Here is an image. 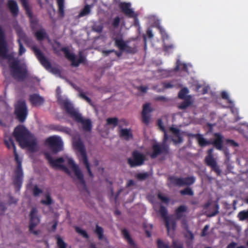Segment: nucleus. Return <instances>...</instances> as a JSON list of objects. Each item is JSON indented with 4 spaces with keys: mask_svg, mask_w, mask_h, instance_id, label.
<instances>
[{
    "mask_svg": "<svg viewBox=\"0 0 248 248\" xmlns=\"http://www.w3.org/2000/svg\"><path fill=\"white\" fill-rule=\"evenodd\" d=\"M16 140L22 148L27 147L30 151L33 152L36 147V141L28 129L22 125L16 126L13 132Z\"/></svg>",
    "mask_w": 248,
    "mask_h": 248,
    "instance_id": "obj_1",
    "label": "nucleus"
},
{
    "mask_svg": "<svg viewBox=\"0 0 248 248\" xmlns=\"http://www.w3.org/2000/svg\"><path fill=\"white\" fill-rule=\"evenodd\" d=\"M4 144L8 149L13 148L15 160L17 164L16 169L15 171V175L13 178V184L16 188V191H19L22 184L23 172L22 169V160L18 156L16 150V147L12 137L5 138L4 140Z\"/></svg>",
    "mask_w": 248,
    "mask_h": 248,
    "instance_id": "obj_2",
    "label": "nucleus"
},
{
    "mask_svg": "<svg viewBox=\"0 0 248 248\" xmlns=\"http://www.w3.org/2000/svg\"><path fill=\"white\" fill-rule=\"evenodd\" d=\"M60 105H62L67 113L75 122L80 123L83 131L90 132L92 128V122L89 119H84L81 114L74 108L73 105L67 100H59Z\"/></svg>",
    "mask_w": 248,
    "mask_h": 248,
    "instance_id": "obj_3",
    "label": "nucleus"
},
{
    "mask_svg": "<svg viewBox=\"0 0 248 248\" xmlns=\"http://www.w3.org/2000/svg\"><path fill=\"white\" fill-rule=\"evenodd\" d=\"M215 139L212 140H207L203 136L199 134L197 140L199 145L201 147H204L207 145H213L214 147L218 150H222L223 143V137L219 133H215L214 134Z\"/></svg>",
    "mask_w": 248,
    "mask_h": 248,
    "instance_id": "obj_4",
    "label": "nucleus"
},
{
    "mask_svg": "<svg viewBox=\"0 0 248 248\" xmlns=\"http://www.w3.org/2000/svg\"><path fill=\"white\" fill-rule=\"evenodd\" d=\"M73 146L80 154V161L82 162L85 165L89 176L93 178V174L92 173L90 163L89 162L85 148L81 140L79 139L73 142Z\"/></svg>",
    "mask_w": 248,
    "mask_h": 248,
    "instance_id": "obj_5",
    "label": "nucleus"
},
{
    "mask_svg": "<svg viewBox=\"0 0 248 248\" xmlns=\"http://www.w3.org/2000/svg\"><path fill=\"white\" fill-rule=\"evenodd\" d=\"M46 143L53 154H56L63 150V142L59 137H50L46 139Z\"/></svg>",
    "mask_w": 248,
    "mask_h": 248,
    "instance_id": "obj_6",
    "label": "nucleus"
},
{
    "mask_svg": "<svg viewBox=\"0 0 248 248\" xmlns=\"http://www.w3.org/2000/svg\"><path fill=\"white\" fill-rule=\"evenodd\" d=\"M15 113L16 119L20 123L26 120L28 115V109L26 102L24 100H19L15 106Z\"/></svg>",
    "mask_w": 248,
    "mask_h": 248,
    "instance_id": "obj_7",
    "label": "nucleus"
},
{
    "mask_svg": "<svg viewBox=\"0 0 248 248\" xmlns=\"http://www.w3.org/2000/svg\"><path fill=\"white\" fill-rule=\"evenodd\" d=\"M132 158L127 159V163L131 168L141 166L146 160L145 155L137 150L132 152Z\"/></svg>",
    "mask_w": 248,
    "mask_h": 248,
    "instance_id": "obj_8",
    "label": "nucleus"
},
{
    "mask_svg": "<svg viewBox=\"0 0 248 248\" xmlns=\"http://www.w3.org/2000/svg\"><path fill=\"white\" fill-rule=\"evenodd\" d=\"M61 50L64 53L65 58L71 62L73 66L78 67L80 63L85 62L86 59L81 54H80L79 58L77 59L75 55L71 53L67 47H62Z\"/></svg>",
    "mask_w": 248,
    "mask_h": 248,
    "instance_id": "obj_9",
    "label": "nucleus"
},
{
    "mask_svg": "<svg viewBox=\"0 0 248 248\" xmlns=\"http://www.w3.org/2000/svg\"><path fill=\"white\" fill-rule=\"evenodd\" d=\"M44 155L46 158L47 160L50 165L53 168H58L68 173H69V171L67 168L62 164L64 162V160L62 157H61L54 159L48 152H45L44 153Z\"/></svg>",
    "mask_w": 248,
    "mask_h": 248,
    "instance_id": "obj_10",
    "label": "nucleus"
},
{
    "mask_svg": "<svg viewBox=\"0 0 248 248\" xmlns=\"http://www.w3.org/2000/svg\"><path fill=\"white\" fill-rule=\"evenodd\" d=\"M159 212L161 217L164 220L168 232H169L170 230L174 231L175 229L176 223L174 219L170 218L168 216V210L167 208L161 205L160 206Z\"/></svg>",
    "mask_w": 248,
    "mask_h": 248,
    "instance_id": "obj_11",
    "label": "nucleus"
},
{
    "mask_svg": "<svg viewBox=\"0 0 248 248\" xmlns=\"http://www.w3.org/2000/svg\"><path fill=\"white\" fill-rule=\"evenodd\" d=\"M40 219L37 217V210L36 208H32L30 214L29 231L35 235L39 234V231H34V228L39 223Z\"/></svg>",
    "mask_w": 248,
    "mask_h": 248,
    "instance_id": "obj_12",
    "label": "nucleus"
},
{
    "mask_svg": "<svg viewBox=\"0 0 248 248\" xmlns=\"http://www.w3.org/2000/svg\"><path fill=\"white\" fill-rule=\"evenodd\" d=\"M113 40L115 42V46H117L120 51H124L127 54H135L137 51L136 47H132L127 45L124 41L122 38L114 37Z\"/></svg>",
    "mask_w": 248,
    "mask_h": 248,
    "instance_id": "obj_13",
    "label": "nucleus"
},
{
    "mask_svg": "<svg viewBox=\"0 0 248 248\" xmlns=\"http://www.w3.org/2000/svg\"><path fill=\"white\" fill-rule=\"evenodd\" d=\"M153 152L150 155L152 158H155L161 154L167 155L169 153V147L166 143H155L152 145Z\"/></svg>",
    "mask_w": 248,
    "mask_h": 248,
    "instance_id": "obj_14",
    "label": "nucleus"
},
{
    "mask_svg": "<svg viewBox=\"0 0 248 248\" xmlns=\"http://www.w3.org/2000/svg\"><path fill=\"white\" fill-rule=\"evenodd\" d=\"M67 163L73 170L75 175L78 180L81 186L83 188H86V183L84 179L83 175L78 167L75 163L74 161L72 158L68 159Z\"/></svg>",
    "mask_w": 248,
    "mask_h": 248,
    "instance_id": "obj_15",
    "label": "nucleus"
},
{
    "mask_svg": "<svg viewBox=\"0 0 248 248\" xmlns=\"http://www.w3.org/2000/svg\"><path fill=\"white\" fill-rule=\"evenodd\" d=\"M32 50L34 52L36 57L41 64L46 69L48 70L51 68V63L45 57L41 51L36 46L32 47Z\"/></svg>",
    "mask_w": 248,
    "mask_h": 248,
    "instance_id": "obj_16",
    "label": "nucleus"
},
{
    "mask_svg": "<svg viewBox=\"0 0 248 248\" xmlns=\"http://www.w3.org/2000/svg\"><path fill=\"white\" fill-rule=\"evenodd\" d=\"M205 162L207 166L211 168L212 170L216 173L217 176L221 175V170L213 156H206L205 158Z\"/></svg>",
    "mask_w": 248,
    "mask_h": 248,
    "instance_id": "obj_17",
    "label": "nucleus"
},
{
    "mask_svg": "<svg viewBox=\"0 0 248 248\" xmlns=\"http://www.w3.org/2000/svg\"><path fill=\"white\" fill-rule=\"evenodd\" d=\"M131 4L126 2H121L119 4V7L124 15L128 17H137V15L134 11L130 8Z\"/></svg>",
    "mask_w": 248,
    "mask_h": 248,
    "instance_id": "obj_18",
    "label": "nucleus"
},
{
    "mask_svg": "<svg viewBox=\"0 0 248 248\" xmlns=\"http://www.w3.org/2000/svg\"><path fill=\"white\" fill-rule=\"evenodd\" d=\"M29 100L31 103L35 106H41L44 102L43 97L36 93L30 95Z\"/></svg>",
    "mask_w": 248,
    "mask_h": 248,
    "instance_id": "obj_19",
    "label": "nucleus"
},
{
    "mask_svg": "<svg viewBox=\"0 0 248 248\" xmlns=\"http://www.w3.org/2000/svg\"><path fill=\"white\" fill-rule=\"evenodd\" d=\"M49 127L54 131L61 132L68 135H70L71 133V129L70 128L61 125L51 124Z\"/></svg>",
    "mask_w": 248,
    "mask_h": 248,
    "instance_id": "obj_20",
    "label": "nucleus"
},
{
    "mask_svg": "<svg viewBox=\"0 0 248 248\" xmlns=\"http://www.w3.org/2000/svg\"><path fill=\"white\" fill-rule=\"evenodd\" d=\"M122 234L124 238L130 246V248H139L133 239L131 237L128 232L125 229L122 230Z\"/></svg>",
    "mask_w": 248,
    "mask_h": 248,
    "instance_id": "obj_21",
    "label": "nucleus"
},
{
    "mask_svg": "<svg viewBox=\"0 0 248 248\" xmlns=\"http://www.w3.org/2000/svg\"><path fill=\"white\" fill-rule=\"evenodd\" d=\"M120 137L124 138L126 140L133 139V136L130 128H122L119 133Z\"/></svg>",
    "mask_w": 248,
    "mask_h": 248,
    "instance_id": "obj_22",
    "label": "nucleus"
},
{
    "mask_svg": "<svg viewBox=\"0 0 248 248\" xmlns=\"http://www.w3.org/2000/svg\"><path fill=\"white\" fill-rule=\"evenodd\" d=\"M187 207L185 205H181L178 206L175 210V215L177 219H181L184 216V214L187 212Z\"/></svg>",
    "mask_w": 248,
    "mask_h": 248,
    "instance_id": "obj_23",
    "label": "nucleus"
},
{
    "mask_svg": "<svg viewBox=\"0 0 248 248\" xmlns=\"http://www.w3.org/2000/svg\"><path fill=\"white\" fill-rule=\"evenodd\" d=\"M16 30V34L19 38L17 40H20L21 42V41H23L26 44H29L30 39L27 36L24 31L20 28H17Z\"/></svg>",
    "mask_w": 248,
    "mask_h": 248,
    "instance_id": "obj_24",
    "label": "nucleus"
},
{
    "mask_svg": "<svg viewBox=\"0 0 248 248\" xmlns=\"http://www.w3.org/2000/svg\"><path fill=\"white\" fill-rule=\"evenodd\" d=\"M182 186H189L194 184L196 181V178L193 176L186 177H181Z\"/></svg>",
    "mask_w": 248,
    "mask_h": 248,
    "instance_id": "obj_25",
    "label": "nucleus"
},
{
    "mask_svg": "<svg viewBox=\"0 0 248 248\" xmlns=\"http://www.w3.org/2000/svg\"><path fill=\"white\" fill-rule=\"evenodd\" d=\"M8 6L13 15H17L18 12V7L16 2L14 0H9Z\"/></svg>",
    "mask_w": 248,
    "mask_h": 248,
    "instance_id": "obj_26",
    "label": "nucleus"
},
{
    "mask_svg": "<svg viewBox=\"0 0 248 248\" xmlns=\"http://www.w3.org/2000/svg\"><path fill=\"white\" fill-rule=\"evenodd\" d=\"M184 99V101L182 102L178 106V108L180 109H185L191 106L193 104V101L192 100L191 97L190 95H188L186 98Z\"/></svg>",
    "mask_w": 248,
    "mask_h": 248,
    "instance_id": "obj_27",
    "label": "nucleus"
},
{
    "mask_svg": "<svg viewBox=\"0 0 248 248\" xmlns=\"http://www.w3.org/2000/svg\"><path fill=\"white\" fill-rule=\"evenodd\" d=\"M94 232L97 235L98 240H103L107 239L104 234L103 228L102 227L99 226L98 224H96L95 226V229L94 230Z\"/></svg>",
    "mask_w": 248,
    "mask_h": 248,
    "instance_id": "obj_28",
    "label": "nucleus"
},
{
    "mask_svg": "<svg viewBox=\"0 0 248 248\" xmlns=\"http://www.w3.org/2000/svg\"><path fill=\"white\" fill-rule=\"evenodd\" d=\"M22 5L26 11V13L30 18L32 17V13L31 9L30 7L27 0H20Z\"/></svg>",
    "mask_w": 248,
    "mask_h": 248,
    "instance_id": "obj_29",
    "label": "nucleus"
},
{
    "mask_svg": "<svg viewBox=\"0 0 248 248\" xmlns=\"http://www.w3.org/2000/svg\"><path fill=\"white\" fill-rule=\"evenodd\" d=\"M181 70V71L188 72L187 65L185 63H183L180 60H178L176 62V66L174 68L175 71H178Z\"/></svg>",
    "mask_w": 248,
    "mask_h": 248,
    "instance_id": "obj_30",
    "label": "nucleus"
},
{
    "mask_svg": "<svg viewBox=\"0 0 248 248\" xmlns=\"http://www.w3.org/2000/svg\"><path fill=\"white\" fill-rule=\"evenodd\" d=\"M93 5L86 4L84 6V8L79 12L78 17H81L89 15L91 10V8H93Z\"/></svg>",
    "mask_w": 248,
    "mask_h": 248,
    "instance_id": "obj_31",
    "label": "nucleus"
},
{
    "mask_svg": "<svg viewBox=\"0 0 248 248\" xmlns=\"http://www.w3.org/2000/svg\"><path fill=\"white\" fill-rule=\"evenodd\" d=\"M35 36L38 41H43L47 37V33L44 29H41L35 32Z\"/></svg>",
    "mask_w": 248,
    "mask_h": 248,
    "instance_id": "obj_32",
    "label": "nucleus"
},
{
    "mask_svg": "<svg viewBox=\"0 0 248 248\" xmlns=\"http://www.w3.org/2000/svg\"><path fill=\"white\" fill-rule=\"evenodd\" d=\"M169 180L170 184L174 186H182L181 177H177L174 176H170L169 177Z\"/></svg>",
    "mask_w": 248,
    "mask_h": 248,
    "instance_id": "obj_33",
    "label": "nucleus"
},
{
    "mask_svg": "<svg viewBox=\"0 0 248 248\" xmlns=\"http://www.w3.org/2000/svg\"><path fill=\"white\" fill-rule=\"evenodd\" d=\"M58 6V13L62 17L64 16V0H57Z\"/></svg>",
    "mask_w": 248,
    "mask_h": 248,
    "instance_id": "obj_34",
    "label": "nucleus"
},
{
    "mask_svg": "<svg viewBox=\"0 0 248 248\" xmlns=\"http://www.w3.org/2000/svg\"><path fill=\"white\" fill-rule=\"evenodd\" d=\"M180 193L183 196L188 195L192 196L194 195V192L193 190L189 186H186L184 189L181 190L180 191Z\"/></svg>",
    "mask_w": 248,
    "mask_h": 248,
    "instance_id": "obj_35",
    "label": "nucleus"
},
{
    "mask_svg": "<svg viewBox=\"0 0 248 248\" xmlns=\"http://www.w3.org/2000/svg\"><path fill=\"white\" fill-rule=\"evenodd\" d=\"M237 217L240 221L248 219V209L239 212L237 215Z\"/></svg>",
    "mask_w": 248,
    "mask_h": 248,
    "instance_id": "obj_36",
    "label": "nucleus"
},
{
    "mask_svg": "<svg viewBox=\"0 0 248 248\" xmlns=\"http://www.w3.org/2000/svg\"><path fill=\"white\" fill-rule=\"evenodd\" d=\"M56 239L57 240V245L59 248H66L67 244L60 236H56Z\"/></svg>",
    "mask_w": 248,
    "mask_h": 248,
    "instance_id": "obj_37",
    "label": "nucleus"
},
{
    "mask_svg": "<svg viewBox=\"0 0 248 248\" xmlns=\"http://www.w3.org/2000/svg\"><path fill=\"white\" fill-rule=\"evenodd\" d=\"M188 93V90L187 88H183L178 93V97L180 99H184L186 98V94Z\"/></svg>",
    "mask_w": 248,
    "mask_h": 248,
    "instance_id": "obj_38",
    "label": "nucleus"
},
{
    "mask_svg": "<svg viewBox=\"0 0 248 248\" xmlns=\"http://www.w3.org/2000/svg\"><path fill=\"white\" fill-rule=\"evenodd\" d=\"M108 125H113V127L116 126L118 124V119L116 117L108 118L107 119Z\"/></svg>",
    "mask_w": 248,
    "mask_h": 248,
    "instance_id": "obj_39",
    "label": "nucleus"
},
{
    "mask_svg": "<svg viewBox=\"0 0 248 248\" xmlns=\"http://www.w3.org/2000/svg\"><path fill=\"white\" fill-rule=\"evenodd\" d=\"M46 200H42L41 201V202L43 204L46 205H50L52 204L53 203V200H52L50 194L49 193H47L46 195Z\"/></svg>",
    "mask_w": 248,
    "mask_h": 248,
    "instance_id": "obj_40",
    "label": "nucleus"
},
{
    "mask_svg": "<svg viewBox=\"0 0 248 248\" xmlns=\"http://www.w3.org/2000/svg\"><path fill=\"white\" fill-rule=\"evenodd\" d=\"M153 111L152 108L150 107V104L149 103H146L143 106V109L142 111V114H148L149 113Z\"/></svg>",
    "mask_w": 248,
    "mask_h": 248,
    "instance_id": "obj_41",
    "label": "nucleus"
},
{
    "mask_svg": "<svg viewBox=\"0 0 248 248\" xmlns=\"http://www.w3.org/2000/svg\"><path fill=\"white\" fill-rule=\"evenodd\" d=\"M75 230H76V232H77L78 233L80 234L84 238H86V239L89 238V235L88 234V233L85 230H83L78 227H76L75 228Z\"/></svg>",
    "mask_w": 248,
    "mask_h": 248,
    "instance_id": "obj_42",
    "label": "nucleus"
},
{
    "mask_svg": "<svg viewBox=\"0 0 248 248\" xmlns=\"http://www.w3.org/2000/svg\"><path fill=\"white\" fill-rule=\"evenodd\" d=\"M43 193V190L39 188L37 185L34 186L32 188V193L34 197L38 196L40 194Z\"/></svg>",
    "mask_w": 248,
    "mask_h": 248,
    "instance_id": "obj_43",
    "label": "nucleus"
},
{
    "mask_svg": "<svg viewBox=\"0 0 248 248\" xmlns=\"http://www.w3.org/2000/svg\"><path fill=\"white\" fill-rule=\"evenodd\" d=\"M149 177L148 172L139 173L137 174V178L140 180H144Z\"/></svg>",
    "mask_w": 248,
    "mask_h": 248,
    "instance_id": "obj_44",
    "label": "nucleus"
},
{
    "mask_svg": "<svg viewBox=\"0 0 248 248\" xmlns=\"http://www.w3.org/2000/svg\"><path fill=\"white\" fill-rule=\"evenodd\" d=\"M218 209H219V205L217 203L214 206V211L210 214H207V216L208 217H212L215 216L218 213Z\"/></svg>",
    "mask_w": 248,
    "mask_h": 248,
    "instance_id": "obj_45",
    "label": "nucleus"
},
{
    "mask_svg": "<svg viewBox=\"0 0 248 248\" xmlns=\"http://www.w3.org/2000/svg\"><path fill=\"white\" fill-rule=\"evenodd\" d=\"M157 245L158 248H170L168 244L164 243L163 241L160 239L157 240Z\"/></svg>",
    "mask_w": 248,
    "mask_h": 248,
    "instance_id": "obj_46",
    "label": "nucleus"
},
{
    "mask_svg": "<svg viewBox=\"0 0 248 248\" xmlns=\"http://www.w3.org/2000/svg\"><path fill=\"white\" fill-rule=\"evenodd\" d=\"M17 42L19 45V52L18 54L19 55H22L26 51V49L24 47L22 43L20 40H17Z\"/></svg>",
    "mask_w": 248,
    "mask_h": 248,
    "instance_id": "obj_47",
    "label": "nucleus"
},
{
    "mask_svg": "<svg viewBox=\"0 0 248 248\" xmlns=\"http://www.w3.org/2000/svg\"><path fill=\"white\" fill-rule=\"evenodd\" d=\"M120 23V17L119 16H116L113 19L111 25L114 28H116L119 26Z\"/></svg>",
    "mask_w": 248,
    "mask_h": 248,
    "instance_id": "obj_48",
    "label": "nucleus"
},
{
    "mask_svg": "<svg viewBox=\"0 0 248 248\" xmlns=\"http://www.w3.org/2000/svg\"><path fill=\"white\" fill-rule=\"evenodd\" d=\"M142 121L143 123L146 124H148L150 122V117L148 114H142Z\"/></svg>",
    "mask_w": 248,
    "mask_h": 248,
    "instance_id": "obj_49",
    "label": "nucleus"
},
{
    "mask_svg": "<svg viewBox=\"0 0 248 248\" xmlns=\"http://www.w3.org/2000/svg\"><path fill=\"white\" fill-rule=\"evenodd\" d=\"M158 198L162 202L165 203H168L170 201L169 198L167 197L164 196L162 195V194L160 193H158L157 195Z\"/></svg>",
    "mask_w": 248,
    "mask_h": 248,
    "instance_id": "obj_50",
    "label": "nucleus"
},
{
    "mask_svg": "<svg viewBox=\"0 0 248 248\" xmlns=\"http://www.w3.org/2000/svg\"><path fill=\"white\" fill-rule=\"evenodd\" d=\"M162 84L163 86V88L164 89L172 88L174 86L171 82H163Z\"/></svg>",
    "mask_w": 248,
    "mask_h": 248,
    "instance_id": "obj_51",
    "label": "nucleus"
},
{
    "mask_svg": "<svg viewBox=\"0 0 248 248\" xmlns=\"http://www.w3.org/2000/svg\"><path fill=\"white\" fill-rule=\"evenodd\" d=\"M79 95L81 98H82V99L86 100L89 104H91V103H92L91 99L89 97H88L87 96H86L85 93H80Z\"/></svg>",
    "mask_w": 248,
    "mask_h": 248,
    "instance_id": "obj_52",
    "label": "nucleus"
},
{
    "mask_svg": "<svg viewBox=\"0 0 248 248\" xmlns=\"http://www.w3.org/2000/svg\"><path fill=\"white\" fill-rule=\"evenodd\" d=\"M186 233L185 234V236L186 238H189L191 241H192L194 238V236L193 233L188 229L186 230Z\"/></svg>",
    "mask_w": 248,
    "mask_h": 248,
    "instance_id": "obj_53",
    "label": "nucleus"
},
{
    "mask_svg": "<svg viewBox=\"0 0 248 248\" xmlns=\"http://www.w3.org/2000/svg\"><path fill=\"white\" fill-rule=\"evenodd\" d=\"M157 125L160 130L163 132H165V128L163 125V122L161 119H158L157 120Z\"/></svg>",
    "mask_w": 248,
    "mask_h": 248,
    "instance_id": "obj_54",
    "label": "nucleus"
},
{
    "mask_svg": "<svg viewBox=\"0 0 248 248\" xmlns=\"http://www.w3.org/2000/svg\"><path fill=\"white\" fill-rule=\"evenodd\" d=\"M176 137H177V139L172 140L174 143L178 144L183 142V138L181 136L180 134L179 135H176Z\"/></svg>",
    "mask_w": 248,
    "mask_h": 248,
    "instance_id": "obj_55",
    "label": "nucleus"
},
{
    "mask_svg": "<svg viewBox=\"0 0 248 248\" xmlns=\"http://www.w3.org/2000/svg\"><path fill=\"white\" fill-rule=\"evenodd\" d=\"M182 227L186 230H188L189 229L188 225L186 219H183L182 220Z\"/></svg>",
    "mask_w": 248,
    "mask_h": 248,
    "instance_id": "obj_56",
    "label": "nucleus"
},
{
    "mask_svg": "<svg viewBox=\"0 0 248 248\" xmlns=\"http://www.w3.org/2000/svg\"><path fill=\"white\" fill-rule=\"evenodd\" d=\"M221 97L223 99H226V100H228V102L230 103H232V102L231 100H230L229 99V95L227 93H226V92L225 91H223L221 93Z\"/></svg>",
    "mask_w": 248,
    "mask_h": 248,
    "instance_id": "obj_57",
    "label": "nucleus"
},
{
    "mask_svg": "<svg viewBox=\"0 0 248 248\" xmlns=\"http://www.w3.org/2000/svg\"><path fill=\"white\" fill-rule=\"evenodd\" d=\"M226 143L227 144H229L232 146H233V147H237L238 146V144L237 143H236V142H235L233 140H226Z\"/></svg>",
    "mask_w": 248,
    "mask_h": 248,
    "instance_id": "obj_58",
    "label": "nucleus"
},
{
    "mask_svg": "<svg viewBox=\"0 0 248 248\" xmlns=\"http://www.w3.org/2000/svg\"><path fill=\"white\" fill-rule=\"evenodd\" d=\"M209 226L208 225H206L204 227V228H203V229L202 230V233H201L202 236H205L206 235H207V231L209 229Z\"/></svg>",
    "mask_w": 248,
    "mask_h": 248,
    "instance_id": "obj_59",
    "label": "nucleus"
},
{
    "mask_svg": "<svg viewBox=\"0 0 248 248\" xmlns=\"http://www.w3.org/2000/svg\"><path fill=\"white\" fill-rule=\"evenodd\" d=\"M200 134H193L191 133H186V135L189 138H196L197 139L198 137V135H199Z\"/></svg>",
    "mask_w": 248,
    "mask_h": 248,
    "instance_id": "obj_60",
    "label": "nucleus"
},
{
    "mask_svg": "<svg viewBox=\"0 0 248 248\" xmlns=\"http://www.w3.org/2000/svg\"><path fill=\"white\" fill-rule=\"evenodd\" d=\"M115 51V49L104 50L102 51V54L104 56H108L110 53Z\"/></svg>",
    "mask_w": 248,
    "mask_h": 248,
    "instance_id": "obj_61",
    "label": "nucleus"
},
{
    "mask_svg": "<svg viewBox=\"0 0 248 248\" xmlns=\"http://www.w3.org/2000/svg\"><path fill=\"white\" fill-rule=\"evenodd\" d=\"M172 247L173 248H183L181 244L177 243L175 241H173L172 242Z\"/></svg>",
    "mask_w": 248,
    "mask_h": 248,
    "instance_id": "obj_62",
    "label": "nucleus"
},
{
    "mask_svg": "<svg viewBox=\"0 0 248 248\" xmlns=\"http://www.w3.org/2000/svg\"><path fill=\"white\" fill-rule=\"evenodd\" d=\"M170 130L176 135H179L180 134V130L177 128L171 127Z\"/></svg>",
    "mask_w": 248,
    "mask_h": 248,
    "instance_id": "obj_63",
    "label": "nucleus"
},
{
    "mask_svg": "<svg viewBox=\"0 0 248 248\" xmlns=\"http://www.w3.org/2000/svg\"><path fill=\"white\" fill-rule=\"evenodd\" d=\"M146 35L150 39H151L153 37L154 35L152 32V31L150 28H148L146 31Z\"/></svg>",
    "mask_w": 248,
    "mask_h": 248,
    "instance_id": "obj_64",
    "label": "nucleus"
}]
</instances>
